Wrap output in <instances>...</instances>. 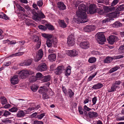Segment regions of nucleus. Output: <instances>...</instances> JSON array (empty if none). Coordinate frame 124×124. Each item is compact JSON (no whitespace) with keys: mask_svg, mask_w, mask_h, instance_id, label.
I'll return each instance as SVG.
<instances>
[{"mask_svg":"<svg viewBox=\"0 0 124 124\" xmlns=\"http://www.w3.org/2000/svg\"><path fill=\"white\" fill-rule=\"evenodd\" d=\"M86 8L87 9L88 8L83 4H81L79 6L78 10L76 12L77 17L76 20L78 22L77 23H85L88 21Z\"/></svg>","mask_w":124,"mask_h":124,"instance_id":"obj_1","label":"nucleus"},{"mask_svg":"<svg viewBox=\"0 0 124 124\" xmlns=\"http://www.w3.org/2000/svg\"><path fill=\"white\" fill-rule=\"evenodd\" d=\"M57 42V40L56 38H54L52 39H47L46 42L47 46L49 47H56V45Z\"/></svg>","mask_w":124,"mask_h":124,"instance_id":"obj_2","label":"nucleus"},{"mask_svg":"<svg viewBox=\"0 0 124 124\" xmlns=\"http://www.w3.org/2000/svg\"><path fill=\"white\" fill-rule=\"evenodd\" d=\"M97 41L98 43L100 44H102L106 40V38L104 35L102 33H97Z\"/></svg>","mask_w":124,"mask_h":124,"instance_id":"obj_3","label":"nucleus"},{"mask_svg":"<svg viewBox=\"0 0 124 124\" xmlns=\"http://www.w3.org/2000/svg\"><path fill=\"white\" fill-rule=\"evenodd\" d=\"M47 69V66L46 64L43 63L40 64L37 68L36 70L38 71L42 72L46 71Z\"/></svg>","mask_w":124,"mask_h":124,"instance_id":"obj_4","label":"nucleus"},{"mask_svg":"<svg viewBox=\"0 0 124 124\" xmlns=\"http://www.w3.org/2000/svg\"><path fill=\"white\" fill-rule=\"evenodd\" d=\"M40 88L41 89L40 90V92L42 93H43V98L44 99L48 98H49L48 95L45 92H46L48 91V88L45 86L41 87Z\"/></svg>","mask_w":124,"mask_h":124,"instance_id":"obj_5","label":"nucleus"},{"mask_svg":"<svg viewBox=\"0 0 124 124\" xmlns=\"http://www.w3.org/2000/svg\"><path fill=\"white\" fill-rule=\"evenodd\" d=\"M74 36L72 34L70 35L68 38L67 43L70 46H72L74 44Z\"/></svg>","mask_w":124,"mask_h":124,"instance_id":"obj_6","label":"nucleus"},{"mask_svg":"<svg viewBox=\"0 0 124 124\" xmlns=\"http://www.w3.org/2000/svg\"><path fill=\"white\" fill-rule=\"evenodd\" d=\"M97 9L96 5L91 4L89 7V12L90 14H93L96 12Z\"/></svg>","mask_w":124,"mask_h":124,"instance_id":"obj_7","label":"nucleus"},{"mask_svg":"<svg viewBox=\"0 0 124 124\" xmlns=\"http://www.w3.org/2000/svg\"><path fill=\"white\" fill-rule=\"evenodd\" d=\"M67 54L70 56H75L78 54V52L75 50H68L67 51Z\"/></svg>","mask_w":124,"mask_h":124,"instance_id":"obj_8","label":"nucleus"},{"mask_svg":"<svg viewBox=\"0 0 124 124\" xmlns=\"http://www.w3.org/2000/svg\"><path fill=\"white\" fill-rule=\"evenodd\" d=\"M64 67L62 66H60L58 67L54 71L55 74L59 75L61 74L64 70Z\"/></svg>","mask_w":124,"mask_h":124,"instance_id":"obj_9","label":"nucleus"},{"mask_svg":"<svg viewBox=\"0 0 124 124\" xmlns=\"http://www.w3.org/2000/svg\"><path fill=\"white\" fill-rule=\"evenodd\" d=\"M95 29V26L94 25H88L84 28V30L85 32H90L94 30Z\"/></svg>","mask_w":124,"mask_h":124,"instance_id":"obj_10","label":"nucleus"},{"mask_svg":"<svg viewBox=\"0 0 124 124\" xmlns=\"http://www.w3.org/2000/svg\"><path fill=\"white\" fill-rule=\"evenodd\" d=\"M11 83L13 85L17 84L19 82L18 76L16 75L13 76L10 80Z\"/></svg>","mask_w":124,"mask_h":124,"instance_id":"obj_11","label":"nucleus"},{"mask_svg":"<svg viewBox=\"0 0 124 124\" xmlns=\"http://www.w3.org/2000/svg\"><path fill=\"white\" fill-rule=\"evenodd\" d=\"M43 54V52L42 49H41L39 50L36 55V58L37 59V60L36 59L35 60V61L36 62H37L41 58Z\"/></svg>","mask_w":124,"mask_h":124,"instance_id":"obj_12","label":"nucleus"},{"mask_svg":"<svg viewBox=\"0 0 124 124\" xmlns=\"http://www.w3.org/2000/svg\"><path fill=\"white\" fill-rule=\"evenodd\" d=\"M118 40V38L115 36H111L109 37V44H113L115 41Z\"/></svg>","mask_w":124,"mask_h":124,"instance_id":"obj_13","label":"nucleus"},{"mask_svg":"<svg viewBox=\"0 0 124 124\" xmlns=\"http://www.w3.org/2000/svg\"><path fill=\"white\" fill-rule=\"evenodd\" d=\"M80 46L83 49H86L89 47V43L87 41L81 43L80 44Z\"/></svg>","mask_w":124,"mask_h":124,"instance_id":"obj_14","label":"nucleus"},{"mask_svg":"<svg viewBox=\"0 0 124 124\" xmlns=\"http://www.w3.org/2000/svg\"><path fill=\"white\" fill-rule=\"evenodd\" d=\"M28 71L27 70H22L20 72V77L22 79L25 78L28 75Z\"/></svg>","mask_w":124,"mask_h":124,"instance_id":"obj_15","label":"nucleus"},{"mask_svg":"<svg viewBox=\"0 0 124 124\" xmlns=\"http://www.w3.org/2000/svg\"><path fill=\"white\" fill-rule=\"evenodd\" d=\"M34 41L35 42H37V44L36 46V50L38 49L40 47L41 42L39 38V37L36 36L35 37V38L34 39Z\"/></svg>","mask_w":124,"mask_h":124,"instance_id":"obj_16","label":"nucleus"},{"mask_svg":"<svg viewBox=\"0 0 124 124\" xmlns=\"http://www.w3.org/2000/svg\"><path fill=\"white\" fill-rule=\"evenodd\" d=\"M45 15L40 11L38 13V15H37L36 18L37 19V20H35V21H39L40 19H43L45 18Z\"/></svg>","mask_w":124,"mask_h":124,"instance_id":"obj_17","label":"nucleus"},{"mask_svg":"<svg viewBox=\"0 0 124 124\" xmlns=\"http://www.w3.org/2000/svg\"><path fill=\"white\" fill-rule=\"evenodd\" d=\"M88 116L90 118H92L97 117L98 114L96 112H89L88 113Z\"/></svg>","mask_w":124,"mask_h":124,"instance_id":"obj_18","label":"nucleus"},{"mask_svg":"<svg viewBox=\"0 0 124 124\" xmlns=\"http://www.w3.org/2000/svg\"><path fill=\"white\" fill-rule=\"evenodd\" d=\"M57 7L60 10H64L66 8L65 5L63 2H58Z\"/></svg>","mask_w":124,"mask_h":124,"instance_id":"obj_19","label":"nucleus"},{"mask_svg":"<svg viewBox=\"0 0 124 124\" xmlns=\"http://www.w3.org/2000/svg\"><path fill=\"white\" fill-rule=\"evenodd\" d=\"M110 26H112L114 27L118 28L122 26V24L119 21H116L112 24H111Z\"/></svg>","mask_w":124,"mask_h":124,"instance_id":"obj_20","label":"nucleus"},{"mask_svg":"<svg viewBox=\"0 0 124 124\" xmlns=\"http://www.w3.org/2000/svg\"><path fill=\"white\" fill-rule=\"evenodd\" d=\"M32 59H30L28 60H25L24 62L21 65V66H28L30 65L31 63L32 62Z\"/></svg>","mask_w":124,"mask_h":124,"instance_id":"obj_21","label":"nucleus"},{"mask_svg":"<svg viewBox=\"0 0 124 124\" xmlns=\"http://www.w3.org/2000/svg\"><path fill=\"white\" fill-rule=\"evenodd\" d=\"M56 55L54 54L49 55L48 56V58L51 61H55L56 60Z\"/></svg>","mask_w":124,"mask_h":124,"instance_id":"obj_22","label":"nucleus"},{"mask_svg":"<svg viewBox=\"0 0 124 124\" xmlns=\"http://www.w3.org/2000/svg\"><path fill=\"white\" fill-rule=\"evenodd\" d=\"M58 22L60 26L62 27L65 28L66 27L67 25L65 23L64 20H59Z\"/></svg>","mask_w":124,"mask_h":124,"instance_id":"obj_23","label":"nucleus"},{"mask_svg":"<svg viewBox=\"0 0 124 124\" xmlns=\"http://www.w3.org/2000/svg\"><path fill=\"white\" fill-rule=\"evenodd\" d=\"M103 86L102 84L99 83L98 84L93 85L92 88L94 89H97L102 87Z\"/></svg>","mask_w":124,"mask_h":124,"instance_id":"obj_24","label":"nucleus"},{"mask_svg":"<svg viewBox=\"0 0 124 124\" xmlns=\"http://www.w3.org/2000/svg\"><path fill=\"white\" fill-rule=\"evenodd\" d=\"M71 68L70 66H69L67 67L65 73V76H68L70 75L71 72Z\"/></svg>","mask_w":124,"mask_h":124,"instance_id":"obj_25","label":"nucleus"},{"mask_svg":"<svg viewBox=\"0 0 124 124\" xmlns=\"http://www.w3.org/2000/svg\"><path fill=\"white\" fill-rule=\"evenodd\" d=\"M31 12L33 14V16L32 17V19L35 20L37 19L36 18L37 15H38V13L36 12L35 9H33L31 10Z\"/></svg>","mask_w":124,"mask_h":124,"instance_id":"obj_26","label":"nucleus"},{"mask_svg":"<svg viewBox=\"0 0 124 124\" xmlns=\"http://www.w3.org/2000/svg\"><path fill=\"white\" fill-rule=\"evenodd\" d=\"M50 79V76L48 75L42 77V78L41 80L45 82L48 81Z\"/></svg>","mask_w":124,"mask_h":124,"instance_id":"obj_27","label":"nucleus"},{"mask_svg":"<svg viewBox=\"0 0 124 124\" xmlns=\"http://www.w3.org/2000/svg\"><path fill=\"white\" fill-rule=\"evenodd\" d=\"M116 16L115 12L109 13V21L110 22L112 18H115Z\"/></svg>","mask_w":124,"mask_h":124,"instance_id":"obj_28","label":"nucleus"},{"mask_svg":"<svg viewBox=\"0 0 124 124\" xmlns=\"http://www.w3.org/2000/svg\"><path fill=\"white\" fill-rule=\"evenodd\" d=\"M24 115V113L23 110L18 111L17 114V116L19 117H23Z\"/></svg>","mask_w":124,"mask_h":124,"instance_id":"obj_29","label":"nucleus"},{"mask_svg":"<svg viewBox=\"0 0 124 124\" xmlns=\"http://www.w3.org/2000/svg\"><path fill=\"white\" fill-rule=\"evenodd\" d=\"M68 94L70 98H71L74 96V93L71 89H69L68 90Z\"/></svg>","mask_w":124,"mask_h":124,"instance_id":"obj_30","label":"nucleus"},{"mask_svg":"<svg viewBox=\"0 0 124 124\" xmlns=\"http://www.w3.org/2000/svg\"><path fill=\"white\" fill-rule=\"evenodd\" d=\"M43 37L47 39H51L52 37V36L50 34H46L45 33L42 34Z\"/></svg>","mask_w":124,"mask_h":124,"instance_id":"obj_31","label":"nucleus"},{"mask_svg":"<svg viewBox=\"0 0 124 124\" xmlns=\"http://www.w3.org/2000/svg\"><path fill=\"white\" fill-rule=\"evenodd\" d=\"M38 87L35 84L32 85L31 88V90L33 92H35L38 89Z\"/></svg>","mask_w":124,"mask_h":124,"instance_id":"obj_32","label":"nucleus"},{"mask_svg":"<svg viewBox=\"0 0 124 124\" xmlns=\"http://www.w3.org/2000/svg\"><path fill=\"white\" fill-rule=\"evenodd\" d=\"M96 61V58L94 57H92L89 58L88 62L90 63H93L95 62Z\"/></svg>","mask_w":124,"mask_h":124,"instance_id":"obj_33","label":"nucleus"},{"mask_svg":"<svg viewBox=\"0 0 124 124\" xmlns=\"http://www.w3.org/2000/svg\"><path fill=\"white\" fill-rule=\"evenodd\" d=\"M119 67L118 66H116V67H114V68H111L109 71V72L110 73H112L113 72L115 71L118 70L119 68Z\"/></svg>","mask_w":124,"mask_h":124,"instance_id":"obj_34","label":"nucleus"},{"mask_svg":"<svg viewBox=\"0 0 124 124\" xmlns=\"http://www.w3.org/2000/svg\"><path fill=\"white\" fill-rule=\"evenodd\" d=\"M124 9V4L120 5L118 6L116 10L118 11H121L123 10Z\"/></svg>","mask_w":124,"mask_h":124,"instance_id":"obj_35","label":"nucleus"},{"mask_svg":"<svg viewBox=\"0 0 124 124\" xmlns=\"http://www.w3.org/2000/svg\"><path fill=\"white\" fill-rule=\"evenodd\" d=\"M2 103L3 105L6 104L7 103V100L4 96L2 97L1 98Z\"/></svg>","mask_w":124,"mask_h":124,"instance_id":"obj_36","label":"nucleus"},{"mask_svg":"<svg viewBox=\"0 0 124 124\" xmlns=\"http://www.w3.org/2000/svg\"><path fill=\"white\" fill-rule=\"evenodd\" d=\"M118 87V86L116 85H114L112 86L111 89L110 91H109V92H112L116 90V88Z\"/></svg>","mask_w":124,"mask_h":124,"instance_id":"obj_37","label":"nucleus"},{"mask_svg":"<svg viewBox=\"0 0 124 124\" xmlns=\"http://www.w3.org/2000/svg\"><path fill=\"white\" fill-rule=\"evenodd\" d=\"M45 116V113H42L40 115H37L36 117L38 119L40 120L42 119Z\"/></svg>","mask_w":124,"mask_h":124,"instance_id":"obj_38","label":"nucleus"},{"mask_svg":"<svg viewBox=\"0 0 124 124\" xmlns=\"http://www.w3.org/2000/svg\"><path fill=\"white\" fill-rule=\"evenodd\" d=\"M118 51L120 54L124 53V48L120 46L118 49Z\"/></svg>","mask_w":124,"mask_h":124,"instance_id":"obj_39","label":"nucleus"},{"mask_svg":"<svg viewBox=\"0 0 124 124\" xmlns=\"http://www.w3.org/2000/svg\"><path fill=\"white\" fill-rule=\"evenodd\" d=\"M97 100V98L96 97H94L92 99V101L93 104H92L91 106H93V105L95 104Z\"/></svg>","mask_w":124,"mask_h":124,"instance_id":"obj_40","label":"nucleus"},{"mask_svg":"<svg viewBox=\"0 0 124 124\" xmlns=\"http://www.w3.org/2000/svg\"><path fill=\"white\" fill-rule=\"evenodd\" d=\"M97 72H96L95 73L93 74L92 75L90 76L88 79V81H90L92 80V79L94 78L97 74Z\"/></svg>","mask_w":124,"mask_h":124,"instance_id":"obj_41","label":"nucleus"},{"mask_svg":"<svg viewBox=\"0 0 124 124\" xmlns=\"http://www.w3.org/2000/svg\"><path fill=\"white\" fill-rule=\"evenodd\" d=\"M18 110V109L16 107H13L9 110V111L11 112H16Z\"/></svg>","mask_w":124,"mask_h":124,"instance_id":"obj_42","label":"nucleus"},{"mask_svg":"<svg viewBox=\"0 0 124 124\" xmlns=\"http://www.w3.org/2000/svg\"><path fill=\"white\" fill-rule=\"evenodd\" d=\"M43 75L41 73L39 72L36 74L35 78L37 79H40L42 77Z\"/></svg>","mask_w":124,"mask_h":124,"instance_id":"obj_43","label":"nucleus"},{"mask_svg":"<svg viewBox=\"0 0 124 124\" xmlns=\"http://www.w3.org/2000/svg\"><path fill=\"white\" fill-rule=\"evenodd\" d=\"M97 10L98 13L100 15H102L104 13V11L102 9H99L98 8H97Z\"/></svg>","mask_w":124,"mask_h":124,"instance_id":"obj_44","label":"nucleus"},{"mask_svg":"<svg viewBox=\"0 0 124 124\" xmlns=\"http://www.w3.org/2000/svg\"><path fill=\"white\" fill-rule=\"evenodd\" d=\"M118 0H114L111 4V6H115L118 3Z\"/></svg>","mask_w":124,"mask_h":124,"instance_id":"obj_45","label":"nucleus"},{"mask_svg":"<svg viewBox=\"0 0 124 124\" xmlns=\"http://www.w3.org/2000/svg\"><path fill=\"white\" fill-rule=\"evenodd\" d=\"M37 4L39 7H42L43 4V3L42 1L40 0L37 2Z\"/></svg>","mask_w":124,"mask_h":124,"instance_id":"obj_46","label":"nucleus"},{"mask_svg":"<svg viewBox=\"0 0 124 124\" xmlns=\"http://www.w3.org/2000/svg\"><path fill=\"white\" fill-rule=\"evenodd\" d=\"M11 114V113L9 111L5 110L3 114V115L4 116L7 117V116L10 115Z\"/></svg>","mask_w":124,"mask_h":124,"instance_id":"obj_47","label":"nucleus"},{"mask_svg":"<svg viewBox=\"0 0 124 124\" xmlns=\"http://www.w3.org/2000/svg\"><path fill=\"white\" fill-rule=\"evenodd\" d=\"M123 57L124 56L123 55H120L114 56V59H118L120 58H123Z\"/></svg>","mask_w":124,"mask_h":124,"instance_id":"obj_48","label":"nucleus"},{"mask_svg":"<svg viewBox=\"0 0 124 124\" xmlns=\"http://www.w3.org/2000/svg\"><path fill=\"white\" fill-rule=\"evenodd\" d=\"M38 27L39 29L41 30H45L46 29V27L43 25H40L38 26Z\"/></svg>","mask_w":124,"mask_h":124,"instance_id":"obj_49","label":"nucleus"},{"mask_svg":"<svg viewBox=\"0 0 124 124\" xmlns=\"http://www.w3.org/2000/svg\"><path fill=\"white\" fill-rule=\"evenodd\" d=\"M47 27L48 28L49 30H52L54 29V27L52 25L48 24L47 26Z\"/></svg>","mask_w":124,"mask_h":124,"instance_id":"obj_50","label":"nucleus"},{"mask_svg":"<svg viewBox=\"0 0 124 124\" xmlns=\"http://www.w3.org/2000/svg\"><path fill=\"white\" fill-rule=\"evenodd\" d=\"M43 123L41 121L35 120L34 122V124H43Z\"/></svg>","mask_w":124,"mask_h":124,"instance_id":"obj_51","label":"nucleus"},{"mask_svg":"<svg viewBox=\"0 0 124 124\" xmlns=\"http://www.w3.org/2000/svg\"><path fill=\"white\" fill-rule=\"evenodd\" d=\"M62 91L63 92V93H64L65 95H67V90L66 89V88H65L64 87L62 86Z\"/></svg>","mask_w":124,"mask_h":124,"instance_id":"obj_52","label":"nucleus"},{"mask_svg":"<svg viewBox=\"0 0 124 124\" xmlns=\"http://www.w3.org/2000/svg\"><path fill=\"white\" fill-rule=\"evenodd\" d=\"M104 12H108V6H104L103 7Z\"/></svg>","mask_w":124,"mask_h":124,"instance_id":"obj_53","label":"nucleus"},{"mask_svg":"<svg viewBox=\"0 0 124 124\" xmlns=\"http://www.w3.org/2000/svg\"><path fill=\"white\" fill-rule=\"evenodd\" d=\"M23 52L16 53H15V55L16 56H21L23 54Z\"/></svg>","mask_w":124,"mask_h":124,"instance_id":"obj_54","label":"nucleus"},{"mask_svg":"<svg viewBox=\"0 0 124 124\" xmlns=\"http://www.w3.org/2000/svg\"><path fill=\"white\" fill-rule=\"evenodd\" d=\"M27 21H25V23L26 24L29 26L31 25L32 23H30L29 20V19H27Z\"/></svg>","mask_w":124,"mask_h":124,"instance_id":"obj_55","label":"nucleus"},{"mask_svg":"<svg viewBox=\"0 0 124 124\" xmlns=\"http://www.w3.org/2000/svg\"><path fill=\"white\" fill-rule=\"evenodd\" d=\"M84 108L87 111H89L91 110V108H89L86 105L84 106Z\"/></svg>","mask_w":124,"mask_h":124,"instance_id":"obj_56","label":"nucleus"},{"mask_svg":"<svg viewBox=\"0 0 124 124\" xmlns=\"http://www.w3.org/2000/svg\"><path fill=\"white\" fill-rule=\"evenodd\" d=\"M108 18H106L102 21L101 23H108Z\"/></svg>","mask_w":124,"mask_h":124,"instance_id":"obj_57","label":"nucleus"},{"mask_svg":"<svg viewBox=\"0 0 124 124\" xmlns=\"http://www.w3.org/2000/svg\"><path fill=\"white\" fill-rule=\"evenodd\" d=\"M115 9V7L112 6V7H109V12L114 11Z\"/></svg>","mask_w":124,"mask_h":124,"instance_id":"obj_58","label":"nucleus"},{"mask_svg":"<svg viewBox=\"0 0 124 124\" xmlns=\"http://www.w3.org/2000/svg\"><path fill=\"white\" fill-rule=\"evenodd\" d=\"M11 64V62H8L5 63L3 64V66H8Z\"/></svg>","mask_w":124,"mask_h":124,"instance_id":"obj_59","label":"nucleus"},{"mask_svg":"<svg viewBox=\"0 0 124 124\" xmlns=\"http://www.w3.org/2000/svg\"><path fill=\"white\" fill-rule=\"evenodd\" d=\"M32 6L33 8H34L35 9L38 10V9H39L37 7V5L35 3H34L32 5Z\"/></svg>","mask_w":124,"mask_h":124,"instance_id":"obj_60","label":"nucleus"},{"mask_svg":"<svg viewBox=\"0 0 124 124\" xmlns=\"http://www.w3.org/2000/svg\"><path fill=\"white\" fill-rule=\"evenodd\" d=\"M55 50L53 49H49V50H48V52L49 53H53L55 52Z\"/></svg>","mask_w":124,"mask_h":124,"instance_id":"obj_61","label":"nucleus"},{"mask_svg":"<svg viewBox=\"0 0 124 124\" xmlns=\"http://www.w3.org/2000/svg\"><path fill=\"white\" fill-rule=\"evenodd\" d=\"M98 5L97 7L99 8H98L99 9H101L104 7V6L102 4H98Z\"/></svg>","mask_w":124,"mask_h":124,"instance_id":"obj_62","label":"nucleus"},{"mask_svg":"<svg viewBox=\"0 0 124 124\" xmlns=\"http://www.w3.org/2000/svg\"><path fill=\"white\" fill-rule=\"evenodd\" d=\"M108 56H107L106 58L104 60V63H108Z\"/></svg>","mask_w":124,"mask_h":124,"instance_id":"obj_63","label":"nucleus"},{"mask_svg":"<svg viewBox=\"0 0 124 124\" xmlns=\"http://www.w3.org/2000/svg\"><path fill=\"white\" fill-rule=\"evenodd\" d=\"M118 120L119 121L124 120V116L122 117H119L118 119Z\"/></svg>","mask_w":124,"mask_h":124,"instance_id":"obj_64","label":"nucleus"}]
</instances>
